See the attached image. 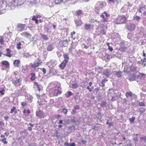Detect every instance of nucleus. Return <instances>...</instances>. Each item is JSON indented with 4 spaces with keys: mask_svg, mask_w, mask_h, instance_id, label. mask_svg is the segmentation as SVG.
Masks as SVG:
<instances>
[{
    "mask_svg": "<svg viewBox=\"0 0 146 146\" xmlns=\"http://www.w3.org/2000/svg\"><path fill=\"white\" fill-rule=\"evenodd\" d=\"M99 4L98 3L97 4L94 8L95 12L98 14H99V13L100 12V10L101 9H102L104 6L106 5V3L103 2H99Z\"/></svg>",
    "mask_w": 146,
    "mask_h": 146,
    "instance_id": "obj_1",
    "label": "nucleus"
},
{
    "mask_svg": "<svg viewBox=\"0 0 146 146\" xmlns=\"http://www.w3.org/2000/svg\"><path fill=\"white\" fill-rule=\"evenodd\" d=\"M126 18L124 15H119L116 19V23L121 24L126 22Z\"/></svg>",
    "mask_w": 146,
    "mask_h": 146,
    "instance_id": "obj_2",
    "label": "nucleus"
},
{
    "mask_svg": "<svg viewBox=\"0 0 146 146\" xmlns=\"http://www.w3.org/2000/svg\"><path fill=\"white\" fill-rule=\"evenodd\" d=\"M126 28L129 31H132L135 30V25L134 23H128L126 24Z\"/></svg>",
    "mask_w": 146,
    "mask_h": 146,
    "instance_id": "obj_3",
    "label": "nucleus"
},
{
    "mask_svg": "<svg viewBox=\"0 0 146 146\" xmlns=\"http://www.w3.org/2000/svg\"><path fill=\"white\" fill-rule=\"evenodd\" d=\"M11 81L15 86H18L21 84L22 79L19 78H12Z\"/></svg>",
    "mask_w": 146,
    "mask_h": 146,
    "instance_id": "obj_4",
    "label": "nucleus"
},
{
    "mask_svg": "<svg viewBox=\"0 0 146 146\" xmlns=\"http://www.w3.org/2000/svg\"><path fill=\"white\" fill-rule=\"evenodd\" d=\"M39 106H43L44 105H47V102L44 100L42 99L40 100H38L37 102Z\"/></svg>",
    "mask_w": 146,
    "mask_h": 146,
    "instance_id": "obj_5",
    "label": "nucleus"
},
{
    "mask_svg": "<svg viewBox=\"0 0 146 146\" xmlns=\"http://www.w3.org/2000/svg\"><path fill=\"white\" fill-rule=\"evenodd\" d=\"M25 25L19 24L17 25V30L19 31H23L25 28Z\"/></svg>",
    "mask_w": 146,
    "mask_h": 146,
    "instance_id": "obj_6",
    "label": "nucleus"
},
{
    "mask_svg": "<svg viewBox=\"0 0 146 146\" xmlns=\"http://www.w3.org/2000/svg\"><path fill=\"white\" fill-rule=\"evenodd\" d=\"M36 116L40 118H41L44 115L43 111L40 110L37 111L36 112Z\"/></svg>",
    "mask_w": 146,
    "mask_h": 146,
    "instance_id": "obj_7",
    "label": "nucleus"
},
{
    "mask_svg": "<svg viewBox=\"0 0 146 146\" xmlns=\"http://www.w3.org/2000/svg\"><path fill=\"white\" fill-rule=\"evenodd\" d=\"M74 21L76 27L80 26L82 24V22L81 21L80 19V18H78L76 19Z\"/></svg>",
    "mask_w": 146,
    "mask_h": 146,
    "instance_id": "obj_8",
    "label": "nucleus"
},
{
    "mask_svg": "<svg viewBox=\"0 0 146 146\" xmlns=\"http://www.w3.org/2000/svg\"><path fill=\"white\" fill-rule=\"evenodd\" d=\"M67 62L63 61L61 64L59 65L60 68L62 69H64L65 67Z\"/></svg>",
    "mask_w": 146,
    "mask_h": 146,
    "instance_id": "obj_9",
    "label": "nucleus"
},
{
    "mask_svg": "<svg viewBox=\"0 0 146 146\" xmlns=\"http://www.w3.org/2000/svg\"><path fill=\"white\" fill-rule=\"evenodd\" d=\"M63 56L64 58V60L63 61L68 63L69 59L68 54L66 53L65 54H64L63 55Z\"/></svg>",
    "mask_w": 146,
    "mask_h": 146,
    "instance_id": "obj_10",
    "label": "nucleus"
},
{
    "mask_svg": "<svg viewBox=\"0 0 146 146\" xmlns=\"http://www.w3.org/2000/svg\"><path fill=\"white\" fill-rule=\"evenodd\" d=\"M20 62L19 60H15L14 61L13 64L15 66L18 67H19Z\"/></svg>",
    "mask_w": 146,
    "mask_h": 146,
    "instance_id": "obj_11",
    "label": "nucleus"
},
{
    "mask_svg": "<svg viewBox=\"0 0 146 146\" xmlns=\"http://www.w3.org/2000/svg\"><path fill=\"white\" fill-rule=\"evenodd\" d=\"M135 79L136 76L134 74H131L129 78V80L131 81L134 80Z\"/></svg>",
    "mask_w": 146,
    "mask_h": 146,
    "instance_id": "obj_12",
    "label": "nucleus"
},
{
    "mask_svg": "<svg viewBox=\"0 0 146 146\" xmlns=\"http://www.w3.org/2000/svg\"><path fill=\"white\" fill-rule=\"evenodd\" d=\"M103 74L105 75L107 77H109L110 74H109V71L108 70H106L104 71Z\"/></svg>",
    "mask_w": 146,
    "mask_h": 146,
    "instance_id": "obj_13",
    "label": "nucleus"
},
{
    "mask_svg": "<svg viewBox=\"0 0 146 146\" xmlns=\"http://www.w3.org/2000/svg\"><path fill=\"white\" fill-rule=\"evenodd\" d=\"M108 80L106 79H103L100 83V86L102 87H104L105 86V83Z\"/></svg>",
    "mask_w": 146,
    "mask_h": 146,
    "instance_id": "obj_14",
    "label": "nucleus"
},
{
    "mask_svg": "<svg viewBox=\"0 0 146 146\" xmlns=\"http://www.w3.org/2000/svg\"><path fill=\"white\" fill-rule=\"evenodd\" d=\"M79 109H80V108L77 105V106H75L74 107V108L72 109V112L74 113H76V110H78Z\"/></svg>",
    "mask_w": 146,
    "mask_h": 146,
    "instance_id": "obj_15",
    "label": "nucleus"
},
{
    "mask_svg": "<svg viewBox=\"0 0 146 146\" xmlns=\"http://www.w3.org/2000/svg\"><path fill=\"white\" fill-rule=\"evenodd\" d=\"M56 4H59L61 2H65L67 0H54Z\"/></svg>",
    "mask_w": 146,
    "mask_h": 146,
    "instance_id": "obj_16",
    "label": "nucleus"
},
{
    "mask_svg": "<svg viewBox=\"0 0 146 146\" xmlns=\"http://www.w3.org/2000/svg\"><path fill=\"white\" fill-rule=\"evenodd\" d=\"M21 35L22 36H28L31 35L30 34L26 32H25L21 33Z\"/></svg>",
    "mask_w": 146,
    "mask_h": 146,
    "instance_id": "obj_17",
    "label": "nucleus"
},
{
    "mask_svg": "<svg viewBox=\"0 0 146 146\" xmlns=\"http://www.w3.org/2000/svg\"><path fill=\"white\" fill-rule=\"evenodd\" d=\"M53 46L52 44H49L47 46V50L48 51H51L53 49Z\"/></svg>",
    "mask_w": 146,
    "mask_h": 146,
    "instance_id": "obj_18",
    "label": "nucleus"
},
{
    "mask_svg": "<svg viewBox=\"0 0 146 146\" xmlns=\"http://www.w3.org/2000/svg\"><path fill=\"white\" fill-rule=\"evenodd\" d=\"M126 96L127 98H128L129 96L131 98L132 97V96L133 94H132L131 92H127L126 93Z\"/></svg>",
    "mask_w": 146,
    "mask_h": 146,
    "instance_id": "obj_19",
    "label": "nucleus"
},
{
    "mask_svg": "<svg viewBox=\"0 0 146 146\" xmlns=\"http://www.w3.org/2000/svg\"><path fill=\"white\" fill-rule=\"evenodd\" d=\"M2 63L3 65H5L6 67H7L9 65V63L8 62L6 61H2Z\"/></svg>",
    "mask_w": 146,
    "mask_h": 146,
    "instance_id": "obj_20",
    "label": "nucleus"
},
{
    "mask_svg": "<svg viewBox=\"0 0 146 146\" xmlns=\"http://www.w3.org/2000/svg\"><path fill=\"white\" fill-rule=\"evenodd\" d=\"M91 26V25L90 24H86L84 27V28L86 30H88L90 28Z\"/></svg>",
    "mask_w": 146,
    "mask_h": 146,
    "instance_id": "obj_21",
    "label": "nucleus"
},
{
    "mask_svg": "<svg viewBox=\"0 0 146 146\" xmlns=\"http://www.w3.org/2000/svg\"><path fill=\"white\" fill-rule=\"evenodd\" d=\"M122 73V72H121L120 71L115 72V75L118 77H120L121 76V74Z\"/></svg>",
    "mask_w": 146,
    "mask_h": 146,
    "instance_id": "obj_22",
    "label": "nucleus"
},
{
    "mask_svg": "<svg viewBox=\"0 0 146 146\" xmlns=\"http://www.w3.org/2000/svg\"><path fill=\"white\" fill-rule=\"evenodd\" d=\"M7 52L6 55L9 57L11 56V54L10 53V50L8 48L7 49Z\"/></svg>",
    "mask_w": 146,
    "mask_h": 146,
    "instance_id": "obj_23",
    "label": "nucleus"
},
{
    "mask_svg": "<svg viewBox=\"0 0 146 146\" xmlns=\"http://www.w3.org/2000/svg\"><path fill=\"white\" fill-rule=\"evenodd\" d=\"M106 101H104L100 104L101 107L104 108L106 106Z\"/></svg>",
    "mask_w": 146,
    "mask_h": 146,
    "instance_id": "obj_24",
    "label": "nucleus"
},
{
    "mask_svg": "<svg viewBox=\"0 0 146 146\" xmlns=\"http://www.w3.org/2000/svg\"><path fill=\"white\" fill-rule=\"evenodd\" d=\"M125 42L124 41L121 42L120 43V46L121 47L120 49L122 51H123V47H124L125 46Z\"/></svg>",
    "mask_w": 146,
    "mask_h": 146,
    "instance_id": "obj_25",
    "label": "nucleus"
},
{
    "mask_svg": "<svg viewBox=\"0 0 146 146\" xmlns=\"http://www.w3.org/2000/svg\"><path fill=\"white\" fill-rule=\"evenodd\" d=\"M5 91L4 88H0V94L2 95H3L4 94Z\"/></svg>",
    "mask_w": 146,
    "mask_h": 146,
    "instance_id": "obj_26",
    "label": "nucleus"
},
{
    "mask_svg": "<svg viewBox=\"0 0 146 146\" xmlns=\"http://www.w3.org/2000/svg\"><path fill=\"white\" fill-rule=\"evenodd\" d=\"M65 144V145L67 146H76V145L74 143H72L70 144L68 142H66Z\"/></svg>",
    "mask_w": 146,
    "mask_h": 146,
    "instance_id": "obj_27",
    "label": "nucleus"
},
{
    "mask_svg": "<svg viewBox=\"0 0 146 146\" xmlns=\"http://www.w3.org/2000/svg\"><path fill=\"white\" fill-rule=\"evenodd\" d=\"M83 14V12L82 11L80 10H79L78 11H76V15L78 16L80 15L81 14Z\"/></svg>",
    "mask_w": 146,
    "mask_h": 146,
    "instance_id": "obj_28",
    "label": "nucleus"
},
{
    "mask_svg": "<svg viewBox=\"0 0 146 146\" xmlns=\"http://www.w3.org/2000/svg\"><path fill=\"white\" fill-rule=\"evenodd\" d=\"M139 109H140L139 111L141 114L144 113L146 110L145 108L143 107L140 108Z\"/></svg>",
    "mask_w": 146,
    "mask_h": 146,
    "instance_id": "obj_29",
    "label": "nucleus"
},
{
    "mask_svg": "<svg viewBox=\"0 0 146 146\" xmlns=\"http://www.w3.org/2000/svg\"><path fill=\"white\" fill-rule=\"evenodd\" d=\"M72 95V93L70 91H68L67 94H66V96L67 98H69L70 96Z\"/></svg>",
    "mask_w": 146,
    "mask_h": 146,
    "instance_id": "obj_30",
    "label": "nucleus"
},
{
    "mask_svg": "<svg viewBox=\"0 0 146 146\" xmlns=\"http://www.w3.org/2000/svg\"><path fill=\"white\" fill-rule=\"evenodd\" d=\"M40 63L38 62L35 63L34 64H32V67H36L38 66L39 64H40Z\"/></svg>",
    "mask_w": 146,
    "mask_h": 146,
    "instance_id": "obj_31",
    "label": "nucleus"
},
{
    "mask_svg": "<svg viewBox=\"0 0 146 146\" xmlns=\"http://www.w3.org/2000/svg\"><path fill=\"white\" fill-rule=\"evenodd\" d=\"M103 14L102 13L100 16L101 17L104 19L103 20V21L104 22L107 21V19L104 16Z\"/></svg>",
    "mask_w": 146,
    "mask_h": 146,
    "instance_id": "obj_32",
    "label": "nucleus"
},
{
    "mask_svg": "<svg viewBox=\"0 0 146 146\" xmlns=\"http://www.w3.org/2000/svg\"><path fill=\"white\" fill-rule=\"evenodd\" d=\"M31 77L30 78V79L32 80H34L35 78V74L33 73H32L31 74Z\"/></svg>",
    "mask_w": 146,
    "mask_h": 146,
    "instance_id": "obj_33",
    "label": "nucleus"
},
{
    "mask_svg": "<svg viewBox=\"0 0 146 146\" xmlns=\"http://www.w3.org/2000/svg\"><path fill=\"white\" fill-rule=\"evenodd\" d=\"M78 87V85L77 84L75 83L74 84H72V85L71 87L73 88H76Z\"/></svg>",
    "mask_w": 146,
    "mask_h": 146,
    "instance_id": "obj_34",
    "label": "nucleus"
},
{
    "mask_svg": "<svg viewBox=\"0 0 146 146\" xmlns=\"http://www.w3.org/2000/svg\"><path fill=\"white\" fill-rule=\"evenodd\" d=\"M140 17L138 16H134L133 19L134 20H136L137 21H138L140 19Z\"/></svg>",
    "mask_w": 146,
    "mask_h": 146,
    "instance_id": "obj_35",
    "label": "nucleus"
},
{
    "mask_svg": "<svg viewBox=\"0 0 146 146\" xmlns=\"http://www.w3.org/2000/svg\"><path fill=\"white\" fill-rule=\"evenodd\" d=\"M21 44L20 42H19L17 44V48L19 50L21 48Z\"/></svg>",
    "mask_w": 146,
    "mask_h": 146,
    "instance_id": "obj_36",
    "label": "nucleus"
},
{
    "mask_svg": "<svg viewBox=\"0 0 146 146\" xmlns=\"http://www.w3.org/2000/svg\"><path fill=\"white\" fill-rule=\"evenodd\" d=\"M30 111L29 109H28L27 110H26V109H25L23 111V113H27V114H29L30 113Z\"/></svg>",
    "mask_w": 146,
    "mask_h": 146,
    "instance_id": "obj_37",
    "label": "nucleus"
},
{
    "mask_svg": "<svg viewBox=\"0 0 146 146\" xmlns=\"http://www.w3.org/2000/svg\"><path fill=\"white\" fill-rule=\"evenodd\" d=\"M67 110L65 108H63L62 111L64 114H66L67 113Z\"/></svg>",
    "mask_w": 146,
    "mask_h": 146,
    "instance_id": "obj_38",
    "label": "nucleus"
},
{
    "mask_svg": "<svg viewBox=\"0 0 146 146\" xmlns=\"http://www.w3.org/2000/svg\"><path fill=\"white\" fill-rule=\"evenodd\" d=\"M138 76L139 77L141 78H144L145 77V75L144 74L139 73V74Z\"/></svg>",
    "mask_w": 146,
    "mask_h": 146,
    "instance_id": "obj_39",
    "label": "nucleus"
},
{
    "mask_svg": "<svg viewBox=\"0 0 146 146\" xmlns=\"http://www.w3.org/2000/svg\"><path fill=\"white\" fill-rule=\"evenodd\" d=\"M140 139L143 141H144L145 142H146V136L140 137Z\"/></svg>",
    "mask_w": 146,
    "mask_h": 146,
    "instance_id": "obj_40",
    "label": "nucleus"
},
{
    "mask_svg": "<svg viewBox=\"0 0 146 146\" xmlns=\"http://www.w3.org/2000/svg\"><path fill=\"white\" fill-rule=\"evenodd\" d=\"M138 104L141 106H145V104L142 102H138Z\"/></svg>",
    "mask_w": 146,
    "mask_h": 146,
    "instance_id": "obj_41",
    "label": "nucleus"
},
{
    "mask_svg": "<svg viewBox=\"0 0 146 146\" xmlns=\"http://www.w3.org/2000/svg\"><path fill=\"white\" fill-rule=\"evenodd\" d=\"M15 110H16V108L14 106L12 108L11 110V111H10V113L13 114V112H14V111H15Z\"/></svg>",
    "mask_w": 146,
    "mask_h": 146,
    "instance_id": "obj_42",
    "label": "nucleus"
},
{
    "mask_svg": "<svg viewBox=\"0 0 146 146\" xmlns=\"http://www.w3.org/2000/svg\"><path fill=\"white\" fill-rule=\"evenodd\" d=\"M27 102H22L21 103V104L22 106H24L27 105Z\"/></svg>",
    "mask_w": 146,
    "mask_h": 146,
    "instance_id": "obj_43",
    "label": "nucleus"
},
{
    "mask_svg": "<svg viewBox=\"0 0 146 146\" xmlns=\"http://www.w3.org/2000/svg\"><path fill=\"white\" fill-rule=\"evenodd\" d=\"M5 40H4L2 38H0V44H3L4 43V42Z\"/></svg>",
    "mask_w": 146,
    "mask_h": 146,
    "instance_id": "obj_44",
    "label": "nucleus"
},
{
    "mask_svg": "<svg viewBox=\"0 0 146 146\" xmlns=\"http://www.w3.org/2000/svg\"><path fill=\"white\" fill-rule=\"evenodd\" d=\"M6 139L4 138V139L1 140L2 142L5 144H6L7 143V141H6Z\"/></svg>",
    "mask_w": 146,
    "mask_h": 146,
    "instance_id": "obj_45",
    "label": "nucleus"
},
{
    "mask_svg": "<svg viewBox=\"0 0 146 146\" xmlns=\"http://www.w3.org/2000/svg\"><path fill=\"white\" fill-rule=\"evenodd\" d=\"M100 90V89L99 88H97L94 90V91L95 92H96V93L97 94Z\"/></svg>",
    "mask_w": 146,
    "mask_h": 146,
    "instance_id": "obj_46",
    "label": "nucleus"
},
{
    "mask_svg": "<svg viewBox=\"0 0 146 146\" xmlns=\"http://www.w3.org/2000/svg\"><path fill=\"white\" fill-rule=\"evenodd\" d=\"M135 117H133L132 118H130L129 119V121L131 122H133L134 120L135 119Z\"/></svg>",
    "mask_w": 146,
    "mask_h": 146,
    "instance_id": "obj_47",
    "label": "nucleus"
},
{
    "mask_svg": "<svg viewBox=\"0 0 146 146\" xmlns=\"http://www.w3.org/2000/svg\"><path fill=\"white\" fill-rule=\"evenodd\" d=\"M29 56H30V55H29V53H25L24 55V57H26L27 58L29 57Z\"/></svg>",
    "mask_w": 146,
    "mask_h": 146,
    "instance_id": "obj_48",
    "label": "nucleus"
},
{
    "mask_svg": "<svg viewBox=\"0 0 146 146\" xmlns=\"http://www.w3.org/2000/svg\"><path fill=\"white\" fill-rule=\"evenodd\" d=\"M102 14H104L105 15V16L106 17H110V16L109 14H108L105 11H104V13H103Z\"/></svg>",
    "mask_w": 146,
    "mask_h": 146,
    "instance_id": "obj_49",
    "label": "nucleus"
},
{
    "mask_svg": "<svg viewBox=\"0 0 146 146\" xmlns=\"http://www.w3.org/2000/svg\"><path fill=\"white\" fill-rule=\"evenodd\" d=\"M145 7L146 6L145 5H141L140 7V9H142L143 8H145Z\"/></svg>",
    "mask_w": 146,
    "mask_h": 146,
    "instance_id": "obj_50",
    "label": "nucleus"
},
{
    "mask_svg": "<svg viewBox=\"0 0 146 146\" xmlns=\"http://www.w3.org/2000/svg\"><path fill=\"white\" fill-rule=\"evenodd\" d=\"M81 143L83 144H86V143H87V141H85L84 140H81Z\"/></svg>",
    "mask_w": 146,
    "mask_h": 146,
    "instance_id": "obj_51",
    "label": "nucleus"
},
{
    "mask_svg": "<svg viewBox=\"0 0 146 146\" xmlns=\"http://www.w3.org/2000/svg\"><path fill=\"white\" fill-rule=\"evenodd\" d=\"M133 140H134L135 142H137L138 141V137H134V139H133Z\"/></svg>",
    "mask_w": 146,
    "mask_h": 146,
    "instance_id": "obj_52",
    "label": "nucleus"
},
{
    "mask_svg": "<svg viewBox=\"0 0 146 146\" xmlns=\"http://www.w3.org/2000/svg\"><path fill=\"white\" fill-rule=\"evenodd\" d=\"M41 69H42V70L43 72V74H45L46 72V69L44 68H41Z\"/></svg>",
    "mask_w": 146,
    "mask_h": 146,
    "instance_id": "obj_53",
    "label": "nucleus"
},
{
    "mask_svg": "<svg viewBox=\"0 0 146 146\" xmlns=\"http://www.w3.org/2000/svg\"><path fill=\"white\" fill-rule=\"evenodd\" d=\"M82 45L84 46V48L86 49H87L89 47V46L85 45V44H83Z\"/></svg>",
    "mask_w": 146,
    "mask_h": 146,
    "instance_id": "obj_54",
    "label": "nucleus"
},
{
    "mask_svg": "<svg viewBox=\"0 0 146 146\" xmlns=\"http://www.w3.org/2000/svg\"><path fill=\"white\" fill-rule=\"evenodd\" d=\"M4 118L5 121H7L9 119V117L8 116H5L4 117Z\"/></svg>",
    "mask_w": 146,
    "mask_h": 146,
    "instance_id": "obj_55",
    "label": "nucleus"
},
{
    "mask_svg": "<svg viewBox=\"0 0 146 146\" xmlns=\"http://www.w3.org/2000/svg\"><path fill=\"white\" fill-rule=\"evenodd\" d=\"M115 100H116L115 97V96H113L112 97V98L111 100V101H115Z\"/></svg>",
    "mask_w": 146,
    "mask_h": 146,
    "instance_id": "obj_56",
    "label": "nucleus"
},
{
    "mask_svg": "<svg viewBox=\"0 0 146 146\" xmlns=\"http://www.w3.org/2000/svg\"><path fill=\"white\" fill-rule=\"evenodd\" d=\"M108 49L111 52L113 50L112 47L110 46L108 47Z\"/></svg>",
    "mask_w": 146,
    "mask_h": 146,
    "instance_id": "obj_57",
    "label": "nucleus"
},
{
    "mask_svg": "<svg viewBox=\"0 0 146 146\" xmlns=\"http://www.w3.org/2000/svg\"><path fill=\"white\" fill-rule=\"evenodd\" d=\"M109 120H108L107 122H106V124H109V127H110V125H111V124L109 122Z\"/></svg>",
    "mask_w": 146,
    "mask_h": 146,
    "instance_id": "obj_58",
    "label": "nucleus"
},
{
    "mask_svg": "<svg viewBox=\"0 0 146 146\" xmlns=\"http://www.w3.org/2000/svg\"><path fill=\"white\" fill-rule=\"evenodd\" d=\"M32 20L33 21H35V20H36L37 18H36V17L35 16H34L33 17H32Z\"/></svg>",
    "mask_w": 146,
    "mask_h": 146,
    "instance_id": "obj_59",
    "label": "nucleus"
},
{
    "mask_svg": "<svg viewBox=\"0 0 146 146\" xmlns=\"http://www.w3.org/2000/svg\"><path fill=\"white\" fill-rule=\"evenodd\" d=\"M86 88H87V89L90 92H91L92 91V88H90L89 87V86H88Z\"/></svg>",
    "mask_w": 146,
    "mask_h": 146,
    "instance_id": "obj_60",
    "label": "nucleus"
},
{
    "mask_svg": "<svg viewBox=\"0 0 146 146\" xmlns=\"http://www.w3.org/2000/svg\"><path fill=\"white\" fill-rule=\"evenodd\" d=\"M123 101L125 104H127V101L125 99H123Z\"/></svg>",
    "mask_w": 146,
    "mask_h": 146,
    "instance_id": "obj_61",
    "label": "nucleus"
},
{
    "mask_svg": "<svg viewBox=\"0 0 146 146\" xmlns=\"http://www.w3.org/2000/svg\"><path fill=\"white\" fill-rule=\"evenodd\" d=\"M141 61H142V62H146V58H144L143 59H141Z\"/></svg>",
    "mask_w": 146,
    "mask_h": 146,
    "instance_id": "obj_62",
    "label": "nucleus"
},
{
    "mask_svg": "<svg viewBox=\"0 0 146 146\" xmlns=\"http://www.w3.org/2000/svg\"><path fill=\"white\" fill-rule=\"evenodd\" d=\"M145 62H142L141 64L144 67L146 65Z\"/></svg>",
    "mask_w": 146,
    "mask_h": 146,
    "instance_id": "obj_63",
    "label": "nucleus"
},
{
    "mask_svg": "<svg viewBox=\"0 0 146 146\" xmlns=\"http://www.w3.org/2000/svg\"><path fill=\"white\" fill-rule=\"evenodd\" d=\"M36 17V18H40V17H41V16L39 15H37V14L36 15V16H35Z\"/></svg>",
    "mask_w": 146,
    "mask_h": 146,
    "instance_id": "obj_64",
    "label": "nucleus"
}]
</instances>
